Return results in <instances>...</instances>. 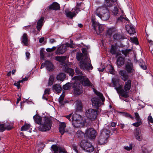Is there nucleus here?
Instances as JSON below:
<instances>
[{
    "mask_svg": "<svg viewBox=\"0 0 153 153\" xmlns=\"http://www.w3.org/2000/svg\"><path fill=\"white\" fill-rule=\"evenodd\" d=\"M113 38L114 39L119 40L120 39H123L124 38V37L120 33H116L113 35Z\"/></svg>",
    "mask_w": 153,
    "mask_h": 153,
    "instance_id": "30",
    "label": "nucleus"
},
{
    "mask_svg": "<svg viewBox=\"0 0 153 153\" xmlns=\"http://www.w3.org/2000/svg\"><path fill=\"white\" fill-rule=\"evenodd\" d=\"M94 91L95 94L99 97V98L98 97H94L92 98L91 101L93 106H94L95 107H97L100 105L101 100L102 102L104 104L105 101V98L103 97L102 94L96 90L94 89Z\"/></svg>",
    "mask_w": 153,
    "mask_h": 153,
    "instance_id": "6",
    "label": "nucleus"
},
{
    "mask_svg": "<svg viewBox=\"0 0 153 153\" xmlns=\"http://www.w3.org/2000/svg\"><path fill=\"white\" fill-rule=\"evenodd\" d=\"M126 19L124 17L120 16L119 17H118L117 20V22H123L124 20H125Z\"/></svg>",
    "mask_w": 153,
    "mask_h": 153,
    "instance_id": "49",
    "label": "nucleus"
},
{
    "mask_svg": "<svg viewBox=\"0 0 153 153\" xmlns=\"http://www.w3.org/2000/svg\"><path fill=\"white\" fill-rule=\"evenodd\" d=\"M65 71L71 76H73L74 73V70L69 68H66Z\"/></svg>",
    "mask_w": 153,
    "mask_h": 153,
    "instance_id": "33",
    "label": "nucleus"
},
{
    "mask_svg": "<svg viewBox=\"0 0 153 153\" xmlns=\"http://www.w3.org/2000/svg\"><path fill=\"white\" fill-rule=\"evenodd\" d=\"M50 89L49 88H47L45 91L44 95L48 96L50 94Z\"/></svg>",
    "mask_w": 153,
    "mask_h": 153,
    "instance_id": "44",
    "label": "nucleus"
},
{
    "mask_svg": "<svg viewBox=\"0 0 153 153\" xmlns=\"http://www.w3.org/2000/svg\"><path fill=\"white\" fill-rule=\"evenodd\" d=\"M132 145H131L129 146H125L124 147V149H126L128 151H129V150H131L132 149Z\"/></svg>",
    "mask_w": 153,
    "mask_h": 153,
    "instance_id": "54",
    "label": "nucleus"
},
{
    "mask_svg": "<svg viewBox=\"0 0 153 153\" xmlns=\"http://www.w3.org/2000/svg\"><path fill=\"white\" fill-rule=\"evenodd\" d=\"M112 12L113 14L114 15H117L118 12V9L117 8V7H114V9L113 10Z\"/></svg>",
    "mask_w": 153,
    "mask_h": 153,
    "instance_id": "48",
    "label": "nucleus"
},
{
    "mask_svg": "<svg viewBox=\"0 0 153 153\" xmlns=\"http://www.w3.org/2000/svg\"><path fill=\"white\" fill-rule=\"evenodd\" d=\"M126 28L127 32L130 35L133 34L135 32L134 28L131 24L127 25L126 26Z\"/></svg>",
    "mask_w": 153,
    "mask_h": 153,
    "instance_id": "19",
    "label": "nucleus"
},
{
    "mask_svg": "<svg viewBox=\"0 0 153 153\" xmlns=\"http://www.w3.org/2000/svg\"><path fill=\"white\" fill-rule=\"evenodd\" d=\"M84 133L81 131H78L76 133V137H79L83 136L84 134Z\"/></svg>",
    "mask_w": 153,
    "mask_h": 153,
    "instance_id": "42",
    "label": "nucleus"
},
{
    "mask_svg": "<svg viewBox=\"0 0 153 153\" xmlns=\"http://www.w3.org/2000/svg\"><path fill=\"white\" fill-rule=\"evenodd\" d=\"M65 78V75L63 73H60L56 76L57 79L62 81H63Z\"/></svg>",
    "mask_w": 153,
    "mask_h": 153,
    "instance_id": "32",
    "label": "nucleus"
},
{
    "mask_svg": "<svg viewBox=\"0 0 153 153\" xmlns=\"http://www.w3.org/2000/svg\"><path fill=\"white\" fill-rule=\"evenodd\" d=\"M107 138L100 134L98 137V143L100 145H103L107 143Z\"/></svg>",
    "mask_w": 153,
    "mask_h": 153,
    "instance_id": "20",
    "label": "nucleus"
},
{
    "mask_svg": "<svg viewBox=\"0 0 153 153\" xmlns=\"http://www.w3.org/2000/svg\"><path fill=\"white\" fill-rule=\"evenodd\" d=\"M5 129L4 125V124L0 125V131L1 132H3Z\"/></svg>",
    "mask_w": 153,
    "mask_h": 153,
    "instance_id": "52",
    "label": "nucleus"
},
{
    "mask_svg": "<svg viewBox=\"0 0 153 153\" xmlns=\"http://www.w3.org/2000/svg\"><path fill=\"white\" fill-rule=\"evenodd\" d=\"M27 59L30 58V54L29 52L27 51L25 53Z\"/></svg>",
    "mask_w": 153,
    "mask_h": 153,
    "instance_id": "57",
    "label": "nucleus"
},
{
    "mask_svg": "<svg viewBox=\"0 0 153 153\" xmlns=\"http://www.w3.org/2000/svg\"><path fill=\"white\" fill-rule=\"evenodd\" d=\"M5 127V129H7L8 130H10L12 128V126L10 125H8L6 126Z\"/></svg>",
    "mask_w": 153,
    "mask_h": 153,
    "instance_id": "58",
    "label": "nucleus"
},
{
    "mask_svg": "<svg viewBox=\"0 0 153 153\" xmlns=\"http://www.w3.org/2000/svg\"><path fill=\"white\" fill-rule=\"evenodd\" d=\"M73 88L74 93L75 95H79L82 93V86L79 82H77L76 81L74 82Z\"/></svg>",
    "mask_w": 153,
    "mask_h": 153,
    "instance_id": "11",
    "label": "nucleus"
},
{
    "mask_svg": "<svg viewBox=\"0 0 153 153\" xmlns=\"http://www.w3.org/2000/svg\"><path fill=\"white\" fill-rule=\"evenodd\" d=\"M94 13L103 21L108 20L110 17L109 10L106 7L104 6L100 7L97 8Z\"/></svg>",
    "mask_w": 153,
    "mask_h": 153,
    "instance_id": "4",
    "label": "nucleus"
},
{
    "mask_svg": "<svg viewBox=\"0 0 153 153\" xmlns=\"http://www.w3.org/2000/svg\"><path fill=\"white\" fill-rule=\"evenodd\" d=\"M51 148L54 151V153H57L58 151L59 153H66L67 152L65 150L64 148L60 146H58L56 145H52L51 147Z\"/></svg>",
    "mask_w": 153,
    "mask_h": 153,
    "instance_id": "15",
    "label": "nucleus"
},
{
    "mask_svg": "<svg viewBox=\"0 0 153 153\" xmlns=\"http://www.w3.org/2000/svg\"><path fill=\"white\" fill-rule=\"evenodd\" d=\"M97 115V111L92 108L87 110L85 112L86 117L91 120H94L96 119Z\"/></svg>",
    "mask_w": 153,
    "mask_h": 153,
    "instance_id": "10",
    "label": "nucleus"
},
{
    "mask_svg": "<svg viewBox=\"0 0 153 153\" xmlns=\"http://www.w3.org/2000/svg\"><path fill=\"white\" fill-rule=\"evenodd\" d=\"M131 80L128 79L125 82L124 89H122L120 87H115L114 88L120 95L125 98H127L129 97L128 93L129 92L131 88Z\"/></svg>",
    "mask_w": 153,
    "mask_h": 153,
    "instance_id": "5",
    "label": "nucleus"
},
{
    "mask_svg": "<svg viewBox=\"0 0 153 153\" xmlns=\"http://www.w3.org/2000/svg\"><path fill=\"white\" fill-rule=\"evenodd\" d=\"M44 17H41L40 19L38 21L36 26V28L38 30H40L43 25V21Z\"/></svg>",
    "mask_w": 153,
    "mask_h": 153,
    "instance_id": "25",
    "label": "nucleus"
},
{
    "mask_svg": "<svg viewBox=\"0 0 153 153\" xmlns=\"http://www.w3.org/2000/svg\"><path fill=\"white\" fill-rule=\"evenodd\" d=\"M110 52L112 54H114L116 53V48L114 46H112L111 49L110 50Z\"/></svg>",
    "mask_w": 153,
    "mask_h": 153,
    "instance_id": "43",
    "label": "nucleus"
},
{
    "mask_svg": "<svg viewBox=\"0 0 153 153\" xmlns=\"http://www.w3.org/2000/svg\"><path fill=\"white\" fill-rule=\"evenodd\" d=\"M119 74L121 79L124 81H126L128 78V75L125 71H120Z\"/></svg>",
    "mask_w": 153,
    "mask_h": 153,
    "instance_id": "16",
    "label": "nucleus"
},
{
    "mask_svg": "<svg viewBox=\"0 0 153 153\" xmlns=\"http://www.w3.org/2000/svg\"><path fill=\"white\" fill-rule=\"evenodd\" d=\"M119 82L118 79L116 78H113L112 79V86H116L117 83Z\"/></svg>",
    "mask_w": 153,
    "mask_h": 153,
    "instance_id": "35",
    "label": "nucleus"
},
{
    "mask_svg": "<svg viewBox=\"0 0 153 153\" xmlns=\"http://www.w3.org/2000/svg\"><path fill=\"white\" fill-rule=\"evenodd\" d=\"M91 22L92 26L96 33L99 34L103 31L104 27L103 25L100 24L97 22L95 18L93 16H92Z\"/></svg>",
    "mask_w": 153,
    "mask_h": 153,
    "instance_id": "9",
    "label": "nucleus"
},
{
    "mask_svg": "<svg viewBox=\"0 0 153 153\" xmlns=\"http://www.w3.org/2000/svg\"><path fill=\"white\" fill-rule=\"evenodd\" d=\"M60 7L59 4L56 2L53 3L52 4L49 6L50 9L54 10H57L60 9Z\"/></svg>",
    "mask_w": 153,
    "mask_h": 153,
    "instance_id": "22",
    "label": "nucleus"
},
{
    "mask_svg": "<svg viewBox=\"0 0 153 153\" xmlns=\"http://www.w3.org/2000/svg\"><path fill=\"white\" fill-rule=\"evenodd\" d=\"M56 41L54 39H50L49 40V42L51 43H53L54 42H56Z\"/></svg>",
    "mask_w": 153,
    "mask_h": 153,
    "instance_id": "61",
    "label": "nucleus"
},
{
    "mask_svg": "<svg viewBox=\"0 0 153 153\" xmlns=\"http://www.w3.org/2000/svg\"><path fill=\"white\" fill-rule=\"evenodd\" d=\"M75 71L76 73L77 74L79 75V76H83V74L82 73V72L80 71L79 69L76 68L75 69Z\"/></svg>",
    "mask_w": 153,
    "mask_h": 153,
    "instance_id": "45",
    "label": "nucleus"
},
{
    "mask_svg": "<svg viewBox=\"0 0 153 153\" xmlns=\"http://www.w3.org/2000/svg\"><path fill=\"white\" fill-rule=\"evenodd\" d=\"M35 122L39 124H41L39 127V130L42 131L49 130L51 127V123L50 119L45 117L42 121V118L40 116L36 115L33 117Z\"/></svg>",
    "mask_w": 153,
    "mask_h": 153,
    "instance_id": "2",
    "label": "nucleus"
},
{
    "mask_svg": "<svg viewBox=\"0 0 153 153\" xmlns=\"http://www.w3.org/2000/svg\"><path fill=\"white\" fill-rule=\"evenodd\" d=\"M54 79V76L52 75L51 76L49 77L48 83V84L49 85H51L53 84Z\"/></svg>",
    "mask_w": 153,
    "mask_h": 153,
    "instance_id": "37",
    "label": "nucleus"
},
{
    "mask_svg": "<svg viewBox=\"0 0 153 153\" xmlns=\"http://www.w3.org/2000/svg\"><path fill=\"white\" fill-rule=\"evenodd\" d=\"M80 146L83 150L87 152H92L94 150V148L91 144L86 140H83L81 142Z\"/></svg>",
    "mask_w": 153,
    "mask_h": 153,
    "instance_id": "8",
    "label": "nucleus"
},
{
    "mask_svg": "<svg viewBox=\"0 0 153 153\" xmlns=\"http://www.w3.org/2000/svg\"><path fill=\"white\" fill-rule=\"evenodd\" d=\"M73 149L76 152V153H78V151L77 150V147L76 145H74L73 146Z\"/></svg>",
    "mask_w": 153,
    "mask_h": 153,
    "instance_id": "55",
    "label": "nucleus"
},
{
    "mask_svg": "<svg viewBox=\"0 0 153 153\" xmlns=\"http://www.w3.org/2000/svg\"><path fill=\"white\" fill-rule=\"evenodd\" d=\"M97 134V132L94 128H90L86 130L85 134L90 139H93L95 138Z\"/></svg>",
    "mask_w": 153,
    "mask_h": 153,
    "instance_id": "12",
    "label": "nucleus"
},
{
    "mask_svg": "<svg viewBox=\"0 0 153 153\" xmlns=\"http://www.w3.org/2000/svg\"><path fill=\"white\" fill-rule=\"evenodd\" d=\"M53 89L56 92L60 93L62 91V88L59 84H56L53 85Z\"/></svg>",
    "mask_w": 153,
    "mask_h": 153,
    "instance_id": "26",
    "label": "nucleus"
},
{
    "mask_svg": "<svg viewBox=\"0 0 153 153\" xmlns=\"http://www.w3.org/2000/svg\"><path fill=\"white\" fill-rule=\"evenodd\" d=\"M141 67L144 70H146V66L144 64H142L140 65Z\"/></svg>",
    "mask_w": 153,
    "mask_h": 153,
    "instance_id": "62",
    "label": "nucleus"
},
{
    "mask_svg": "<svg viewBox=\"0 0 153 153\" xmlns=\"http://www.w3.org/2000/svg\"><path fill=\"white\" fill-rule=\"evenodd\" d=\"M44 40V37L41 38L39 39V42L40 43H42Z\"/></svg>",
    "mask_w": 153,
    "mask_h": 153,
    "instance_id": "64",
    "label": "nucleus"
},
{
    "mask_svg": "<svg viewBox=\"0 0 153 153\" xmlns=\"http://www.w3.org/2000/svg\"><path fill=\"white\" fill-rule=\"evenodd\" d=\"M56 49V47H53L52 48H47L46 49V51L48 52H51Z\"/></svg>",
    "mask_w": 153,
    "mask_h": 153,
    "instance_id": "50",
    "label": "nucleus"
},
{
    "mask_svg": "<svg viewBox=\"0 0 153 153\" xmlns=\"http://www.w3.org/2000/svg\"><path fill=\"white\" fill-rule=\"evenodd\" d=\"M72 80H79L82 85L84 86L90 87H92L93 85L89 79L85 76H76L72 78Z\"/></svg>",
    "mask_w": 153,
    "mask_h": 153,
    "instance_id": "7",
    "label": "nucleus"
},
{
    "mask_svg": "<svg viewBox=\"0 0 153 153\" xmlns=\"http://www.w3.org/2000/svg\"><path fill=\"white\" fill-rule=\"evenodd\" d=\"M22 42L25 45H27L28 44V40L27 38V36L26 33H24L22 36Z\"/></svg>",
    "mask_w": 153,
    "mask_h": 153,
    "instance_id": "29",
    "label": "nucleus"
},
{
    "mask_svg": "<svg viewBox=\"0 0 153 153\" xmlns=\"http://www.w3.org/2000/svg\"><path fill=\"white\" fill-rule=\"evenodd\" d=\"M80 11V10L78 9L73 8L72 10V12L69 11L68 10H66L65 11V13L67 17L72 19L76 15V14L77 13Z\"/></svg>",
    "mask_w": 153,
    "mask_h": 153,
    "instance_id": "14",
    "label": "nucleus"
},
{
    "mask_svg": "<svg viewBox=\"0 0 153 153\" xmlns=\"http://www.w3.org/2000/svg\"><path fill=\"white\" fill-rule=\"evenodd\" d=\"M66 125L64 122L61 123L59 126V131L62 135L65 132V128Z\"/></svg>",
    "mask_w": 153,
    "mask_h": 153,
    "instance_id": "24",
    "label": "nucleus"
},
{
    "mask_svg": "<svg viewBox=\"0 0 153 153\" xmlns=\"http://www.w3.org/2000/svg\"><path fill=\"white\" fill-rule=\"evenodd\" d=\"M71 86V84L68 83L64 85L63 86V88L64 90H68Z\"/></svg>",
    "mask_w": 153,
    "mask_h": 153,
    "instance_id": "40",
    "label": "nucleus"
},
{
    "mask_svg": "<svg viewBox=\"0 0 153 153\" xmlns=\"http://www.w3.org/2000/svg\"><path fill=\"white\" fill-rule=\"evenodd\" d=\"M125 59L121 56L119 57L117 59V65L120 66L124 64Z\"/></svg>",
    "mask_w": 153,
    "mask_h": 153,
    "instance_id": "28",
    "label": "nucleus"
},
{
    "mask_svg": "<svg viewBox=\"0 0 153 153\" xmlns=\"http://www.w3.org/2000/svg\"><path fill=\"white\" fill-rule=\"evenodd\" d=\"M124 115H125L127 117H129L130 118H131L132 119H133L134 117H132L131 115H130L128 113H124Z\"/></svg>",
    "mask_w": 153,
    "mask_h": 153,
    "instance_id": "56",
    "label": "nucleus"
},
{
    "mask_svg": "<svg viewBox=\"0 0 153 153\" xmlns=\"http://www.w3.org/2000/svg\"><path fill=\"white\" fill-rule=\"evenodd\" d=\"M108 68L109 72L111 74L114 75L115 74L114 70L113 67L111 65H109L108 67Z\"/></svg>",
    "mask_w": 153,
    "mask_h": 153,
    "instance_id": "38",
    "label": "nucleus"
},
{
    "mask_svg": "<svg viewBox=\"0 0 153 153\" xmlns=\"http://www.w3.org/2000/svg\"><path fill=\"white\" fill-rule=\"evenodd\" d=\"M125 69L128 73H133L134 71L133 63L131 60L128 59L125 65Z\"/></svg>",
    "mask_w": 153,
    "mask_h": 153,
    "instance_id": "13",
    "label": "nucleus"
},
{
    "mask_svg": "<svg viewBox=\"0 0 153 153\" xmlns=\"http://www.w3.org/2000/svg\"><path fill=\"white\" fill-rule=\"evenodd\" d=\"M64 96L61 95L60 96L59 99V102L60 103L61 105H63L64 103H65V102L63 101L64 99Z\"/></svg>",
    "mask_w": 153,
    "mask_h": 153,
    "instance_id": "36",
    "label": "nucleus"
},
{
    "mask_svg": "<svg viewBox=\"0 0 153 153\" xmlns=\"http://www.w3.org/2000/svg\"><path fill=\"white\" fill-rule=\"evenodd\" d=\"M20 82H19V81L18 82L16 83H14V85L17 87L19 89V87H20Z\"/></svg>",
    "mask_w": 153,
    "mask_h": 153,
    "instance_id": "60",
    "label": "nucleus"
},
{
    "mask_svg": "<svg viewBox=\"0 0 153 153\" xmlns=\"http://www.w3.org/2000/svg\"><path fill=\"white\" fill-rule=\"evenodd\" d=\"M137 122L133 124V125L136 127L141 125L142 122L141 120H137Z\"/></svg>",
    "mask_w": 153,
    "mask_h": 153,
    "instance_id": "47",
    "label": "nucleus"
},
{
    "mask_svg": "<svg viewBox=\"0 0 153 153\" xmlns=\"http://www.w3.org/2000/svg\"><path fill=\"white\" fill-rule=\"evenodd\" d=\"M135 118L136 120H141V119H140L139 115L136 112L134 113Z\"/></svg>",
    "mask_w": 153,
    "mask_h": 153,
    "instance_id": "51",
    "label": "nucleus"
},
{
    "mask_svg": "<svg viewBox=\"0 0 153 153\" xmlns=\"http://www.w3.org/2000/svg\"><path fill=\"white\" fill-rule=\"evenodd\" d=\"M75 108L77 111H81L83 108L82 102L80 100H77L76 102Z\"/></svg>",
    "mask_w": 153,
    "mask_h": 153,
    "instance_id": "21",
    "label": "nucleus"
},
{
    "mask_svg": "<svg viewBox=\"0 0 153 153\" xmlns=\"http://www.w3.org/2000/svg\"><path fill=\"white\" fill-rule=\"evenodd\" d=\"M66 50V46L63 44L58 48L56 51V54H61L64 53Z\"/></svg>",
    "mask_w": 153,
    "mask_h": 153,
    "instance_id": "17",
    "label": "nucleus"
},
{
    "mask_svg": "<svg viewBox=\"0 0 153 153\" xmlns=\"http://www.w3.org/2000/svg\"><path fill=\"white\" fill-rule=\"evenodd\" d=\"M134 136L138 141H141L143 139V137L141 134V131L139 129H136L134 133Z\"/></svg>",
    "mask_w": 153,
    "mask_h": 153,
    "instance_id": "18",
    "label": "nucleus"
},
{
    "mask_svg": "<svg viewBox=\"0 0 153 153\" xmlns=\"http://www.w3.org/2000/svg\"><path fill=\"white\" fill-rule=\"evenodd\" d=\"M40 57L42 59L44 58V53L43 51L42 50H41L40 51Z\"/></svg>",
    "mask_w": 153,
    "mask_h": 153,
    "instance_id": "59",
    "label": "nucleus"
},
{
    "mask_svg": "<svg viewBox=\"0 0 153 153\" xmlns=\"http://www.w3.org/2000/svg\"><path fill=\"white\" fill-rule=\"evenodd\" d=\"M45 64L47 69L49 71H52L53 66L52 63L49 61H45Z\"/></svg>",
    "mask_w": 153,
    "mask_h": 153,
    "instance_id": "27",
    "label": "nucleus"
},
{
    "mask_svg": "<svg viewBox=\"0 0 153 153\" xmlns=\"http://www.w3.org/2000/svg\"><path fill=\"white\" fill-rule=\"evenodd\" d=\"M114 31V29H109L106 32V35L109 36L111 35Z\"/></svg>",
    "mask_w": 153,
    "mask_h": 153,
    "instance_id": "46",
    "label": "nucleus"
},
{
    "mask_svg": "<svg viewBox=\"0 0 153 153\" xmlns=\"http://www.w3.org/2000/svg\"><path fill=\"white\" fill-rule=\"evenodd\" d=\"M110 133V132L108 129L104 128L102 130L100 134L108 138L109 137Z\"/></svg>",
    "mask_w": 153,
    "mask_h": 153,
    "instance_id": "23",
    "label": "nucleus"
},
{
    "mask_svg": "<svg viewBox=\"0 0 153 153\" xmlns=\"http://www.w3.org/2000/svg\"><path fill=\"white\" fill-rule=\"evenodd\" d=\"M30 126L29 124L25 123L22 127L21 130L22 131H27L30 128Z\"/></svg>",
    "mask_w": 153,
    "mask_h": 153,
    "instance_id": "34",
    "label": "nucleus"
},
{
    "mask_svg": "<svg viewBox=\"0 0 153 153\" xmlns=\"http://www.w3.org/2000/svg\"><path fill=\"white\" fill-rule=\"evenodd\" d=\"M28 79V78L25 77L22 79V80H19V82H23L27 80Z\"/></svg>",
    "mask_w": 153,
    "mask_h": 153,
    "instance_id": "63",
    "label": "nucleus"
},
{
    "mask_svg": "<svg viewBox=\"0 0 153 153\" xmlns=\"http://www.w3.org/2000/svg\"><path fill=\"white\" fill-rule=\"evenodd\" d=\"M66 59V56H56L55 58V60L62 63L64 62L65 61Z\"/></svg>",
    "mask_w": 153,
    "mask_h": 153,
    "instance_id": "31",
    "label": "nucleus"
},
{
    "mask_svg": "<svg viewBox=\"0 0 153 153\" xmlns=\"http://www.w3.org/2000/svg\"><path fill=\"white\" fill-rule=\"evenodd\" d=\"M65 117L69 120L72 121L73 125L75 128L82 127L86 122L82 117L77 114H71Z\"/></svg>",
    "mask_w": 153,
    "mask_h": 153,
    "instance_id": "3",
    "label": "nucleus"
},
{
    "mask_svg": "<svg viewBox=\"0 0 153 153\" xmlns=\"http://www.w3.org/2000/svg\"><path fill=\"white\" fill-rule=\"evenodd\" d=\"M148 121L151 123H153V119L152 117L150 115L148 118Z\"/></svg>",
    "mask_w": 153,
    "mask_h": 153,
    "instance_id": "53",
    "label": "nucleus"
},
{
    "mask_svg": "<svg viewBox=\"0 0 153 153\" xmlns=\"http://www.w3.org/2000/svg\"><path fill=\"white\" fill-rule=\"evenodd\" d=\"M76 58L78 61H80L79 65L80 68L83 70H90L93 68L91 60L86 55H83L80 53H77Z\"/></svg>",
    "mask_w": 153,
    "mask_h": 153,
    "instance_id": "1",
    "label": "nucleus"
},
{
    "mask_svg": "<svg viewBox=\"0 0 153 153\" xmlns=\"http://www.w3.org/2000/svg\"><path fill=\"white\" fill-rule=\"evenodd\" d=\"M131 50V49L123 50H122L121 52L125 56H127Z\"/></svg>",
    "mask_w": 153,
    "mask_h": 153,
    "instance_id": "39",
    "label": "nucleus"
},
{
    "mask_svg": "<svg viewBox=\"0 0 153 153\" xmlns=\"http://www.w3.org/2000/svg\"><path fill=\"white\" fill-rule=\"evenodd\" d=\"M130 40L133 43H135L136 45H138V39L136 37H131Z\"/></svg>",
    "mask_w": 153,
    "mask_h": 153,
    "instance_id": "41",
    "label": "nucleus"
}]
</instances>
